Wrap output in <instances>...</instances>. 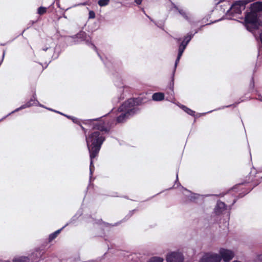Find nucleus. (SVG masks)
Instances as JSON below:
<instances>
[{
  "instance_id": "cd10ccee",
  "label": "nucleus",
  "mask_w": 262,
  "mask_h": 262,
  "mask_svg": "<svg viewBox=\"0 0 262 262\" xmlns=\"http://www.w3.org/2000/svg\"><path fill=\"white\" fill-rule=\"evenodd\" d=\"M142 0H135V2L137 3L138 5H140L141 4Z\"/></svg>"
},
{
  "instance_id": "ddd939ff",
  "label": "nucleus",
  "mask_w": 262,
  "mask_h": 262,
  "mask_svg": "<svg viewBox=\"0 0 262 262\" xmlns=\"http://www.w3.org/2000/svg\"><path fill=\"white\" fill-rule=\"evenodd\" d=\"M35 104V99L34 98H31L29 101H28L27 103H26L25 104L21 105L20 107L17 108L15 111H18L20 110L29 107L30 106H32Z\"/></svg>"
},
{
  "instance_id": "a878e982",
  "label": "nucleus",
  "mask_w": 262,
  "mask_h": 262,
  "mask_svg": "<svg viewBox=\"0 0 262 262\" xmlns=\"http://www.w3.org/2000/svg\"><path fill=\"white\" fill-rule=\"evenodd\" d=\"M80 126H81L82 130L83 131L84 134L86 135V132H87V129L86 128H85L84 127H83L82 125H80ZM86 136V135H85V136Z\"/></svg>"
},
{
  "instance_id": "20e7f679",
  "label": "nucleus",
  "mask_w": 262,
  "mask_h": 262,
  "mask_svg": "<svg viewBox=\"0 0 262 262\" xmlns=\"http://www.w3.org/2000/svg\"><path fill=\"white\" fill-rule=\"evenodd\" d=\"M254 0H238L235 1L227 11V14L228 15H233L234 14H241L242 10H244L245 6L248 4L254 1Z\"/></svg>"
},
{
  "instance_id": "4be33fe9",
  "label": "nucleus",
  "mask_w": 262,
  "mask_h": 262,
  "mask_svg": "<svg viewBox=\"0 0 262 262\" xmlns=\"http://www.w3.org/2000/svg\"><path fill=\"white\" fill-rule=\"evenodd\" d=\"M95 13L92 11V10H91L89 11V18L90 19H93V18H95Z\"/></svg>"
},
{
  "instance_id": "b1692460",
  "label": "nucleus",
  "mask_w": 262,
  "mask_h": 262,
  "mask_svg": "<svg viewBox=\"0 0 262 262\" xmlns=\"http://www.w3.org/2000/svg\"><path fill=\"white\" fill-rule=\"evenodd\" d=\"M255 261L256 262H262V254L257 255L255 259Z\"/></svg>"
},
{
  "instance_id": "473e14b6",
  "label": "nucleus",
  "mask_w": 262,
  "mask_h": 262,
  "mask_svg": "<svg viewBox=\"0 0 262 262\" xmlns=\"http://www.w3.org/2000/svg\"><path fill=\"white\" fill-rule=\"evenodd\" d=\"M0 262H2V261H0Z\"/></svg>"
},
{
  "instance_id": "39448f33",
  "label": "nucleus",
  "mask_w": 262,
  "mask_h": 262,
  "mask_svg": "<svg viewBox=\"0 0 262 262\" xmlns=\"http://www.w3.org/2000/svg\"><path fill=\"white\" fill-rule=\"evenodd\" d=\"M193 35L194 34H192V33H188L187 35L184 37V39L180 45L179 47L178 56L175 62V68L177 67V64H178L180 59L181 56H182V54L184 50H185L187 45L191 40Z\"/></svg>"
},
{
  "instance_id": "bb28decb",
  "label": "nucleus",
  "mask_w": 262,
  "mask_h": 262,
  "mask_svg": "<svg viewBox=\"0 0 262 262\" xmlns=\"http://www.w3.org/2000/svg\"><path fill=\"white\" fill-rule=\"evenodd\" d=\"M225 0H214L216 4H219L220 3L224 2Z\"/></svg>"
},
{
  "instance_id": "f3484780",
  "label": "nucleus",
  "mask_w": 262,
  "mask_h": 262,
  "mask_svg": "<svg viewBox=\"0 0 262 262\" xmlns=\"http://www.w3.org/2000/svg\"><path fill=\"white\" fill-rule=\"evenodd\" d=\"M183 109L188 114L191 115V116H195V112L194 111L185 106H183Z\"/></svg>"
},
{
  "instance_id": "c756f323",
  "label": "nucleus",
  "mask_w": 262,
  "mask_h": 262,
  "mask_svg": "<svg viewBox=\"0 0 262 262\" xmlns=\"http://www.w3.org/2000/svg\"><path fill=\"white\" fill-rule=\"evenodd\" d=\"M49 48L47 47L46 48H43L42 50L45 51H47V50Z\"/></svg>"
},
{
  "instance_id": "aec40b11",
  "label": "nucleus",
  "mask_w": 262,
  "mask_h": 262,
  "mask_svg": "<svg viewBox=\"0 0 262 262\" xmlns=\"http://www.w3.org/2000/svg\"><path fill=\"white\" fill-rule=\"evenodd\" d=\"M47 12V8L43 7H40L38 8L37 13L39 15H43Z\"/></svg>"
},
{
  "instance_id": "6e6552de",
  "label": "nucleus",
  "mask_w": 262,
  "mask_h": 262,
  "mask_svg": "<svg viewBox=\"0 0 262 262\" xmlns=\"http://www.w3.org/2000/svg\"><path fill=\"white\" fill-rule=\"evenodd\" d=\"M221 257L215 253H206L200 259V262H220Z\"/></svg>"
},
{
  "instance_id": "6ab92c4d",
  "label": "nucleus",
  "mask_w": 262,
  "mask_h": 262,
  "mask_svg": "<svg viewBox=\"0 0 262 262\" xmlns=\"http://www.w3.org/2000/svg\"><path fill=\"white\" fill-rule=\"evenodd\" d=\"M110 0H99L98 4L100 7L106 6L108 5Z\"/></svg>"
},
{
  "instance_id": "a211bd4d",
  "label": "nucleus",
  "mask_w": 262,
  "mask_h": 262,
  "mask_svg": "<svg viewBox=\"0 0 262 262\" xmlns=\"http://www.w3.org/2000/svg\"><path fill=\"white\" fill-rule=\"evenodd\" d=\"M179 13L186 20H189L190 19L187 13L183 10V9H178Z\"/></svg>"
},
{
  "instance_id": "c85d7f7f",
  "label": "nucleus",
  "mask_w": 262,
  "mask_h": 262,
  "mask_svg": "<svg viewBox=\"0 0 262 262\" xmlns=\"http://www.w3.org/2000/svg\"><path fill=\"white\" fill-rule=\"evenodd\" d=\"M232 198H233V202L231 204V205H233L236 202V199L235 198H234L233 196H232Z\"/></svg>"
},
{
  "instance_id": "f257e3e1",
  "label": "nucleus",
  "mask_w": 262,
  "mask_h": 262,
  "mask_svg": "<svg viewBox=\"0 0 262 262\" xmlns=\"http://www.w3.org/2000/svg\"><path fill=\"white\" fill-rule=\"evenodd\" d=\"M86 142L90 154L91 173L94 170V160L98 157L101 146L105 140V136L99 131H94L86 136Z\"/></svg>"
},
{
  "instance_id": "4468645a",
  "label": "nucleus",
  "mask_w": 262,
  "mask_h": 262,
  "mask_svg": "<svg viewBox=\"0 0 262 262\" xmlns=\"http://www.w3.org/2000/svg\"><path fill=\"white\" fill-rule=\"evenodd\" d=\"M152 98L155 101H161L164 99V95L160 92L155 93L152 95Z\"/></svg>"
},
{
  "instance_id": "393cba45",
  "label": "nucleus",
  "mask_w": 262,
  "mask_h": 262,
  "mask_svg": "<svg viewBox=\"0 0 262 262\" xmlns=\"http://www.w3.org/2000/svg\"><path fill=\"white\" fill-rule=\"evenodd\" d=\"M254 87V79H253V78H252L251 80L250 88L251 89H253Z\"/></svg>"
},
{
  "instance_id": "9d476101",
  "label": "nucleus",
  "mask_w": 262,
  "mask_h": 262,
  "mask_svg": "<svg viewBox=\"0 0 262 262\" xmlns=\"http://www.w3.org/2000/svg\"><path fill=\"white\" fill-rule=\"evenodd\" d=\"M227 209L228 205L224 202L219 200L217 201L216 204L215 206L214 213H223Z\"/></svg>"
},
{
  "instance_id": "5701e85b",
  "label": "nucleus",
  "mask_w": 262,
  "mask_h": 262,
  "mask_svg": "<svg viewBox=\"0 0 262 262\" xmlns=\"http://www.w3.org/2000/svg\"><path fill=\"white\" fill-rule=\"evenodd\" d=\"M5 55V51L3 50L2 55L0 56V66L2 64Z\"/></svg>"
},
{
  "instance_id": "1a4fd4ad",
  "label": "nucleus",
  "mask_w": 262,
  "mask_h": 262,
  "mask_svg": "<svg viewBox=\"0 0 262 262\" xmlns=\"http://www.w3.org/2000/svg\"><path fill=\"white\" fill-rule=\"evenodd\" d=\"M167 262H183V257L181 253L172 252L167 255Z\"/></svg>"
},
{
  "instance_id": "dca6fc26",
  "label": "nucleus",
  "mask_w": 262,
  "mask_h": 262,
  "mask_svg": "<svg viewBox=\"0 0 262 262\" xmlns=\"http://www.w3.org/2000/svg\"><path fill=\"white\" fill-rule=\"evenodd\" d=\"M64 227H63L60 229H59L57 230L56 231L54 232V233L51 234L49 237V241L51 242L53 241L54 238H55L59 234L61 230L64 228Z\"/></svg>"
},
{
  "instance_id": "412c9836",
  "label": "nucleus",
  "mask_w": 262,
  "mask_h": 262,
  "mask_svg": "<svg viewBox=\"0 0 262 262\" xmlns=\"http://www.w3.org/2000/svg\"><path fill=\"white\" fill-rule=\"evenodd\" d=\"M149 262H163V259L158 257H154L151 258Z\"/></svg>"
},
{
  "instance_id": "7c9ffc66",
  "label": "nucleus",
  "mask_w": 262,
  "mask_h": 262,
  "mask_svg": "<svg viewBox=\"0 0 262 262\" xmlns=\"http://www.w3.org/2000/svg\"><path fill=\"white\" fill-rule=\"evenodd\" d=\"M250 191H251V189H248V190L247 191V192H246V193H248V192H249Z\"/></svg>"
},
{
  "instance_id": "0eeeda50",
  "label": "nucleus",
  "mask_w": 262,
  "mask_h": 262,
  "mask_svg": "<svg viewBox=\"0 0 262 262\" xmlns=\"http://www.w3.org/2000/svg\"><path fill=\"white\" fill-rule=\"evenodd\" d=\"M219 254L221 259L223 258L224 261L228 262L230 261L234 256V253L230 250L221 248L219 251Z\"/></svg>"
},
{
  "instance_id": "2f4dec72",
  "label": "nucleus",
  "mask_w": 262,
  "mask_h": 262,
  "mask_svg": "<svg viewBox=\"0 0 262 262\" xmlns=\"http://www.w3.org/2000/svg\"><path fill=\"white\" fill-rule=\"evenodd\" d=\"M93 47H94V49H95V50H96V49H97L95 45H93Z\"/></svg>"
},
{
  "instance_id": "2eb2a0df",
  "label": "nucleus",
  "mask_w": 262,
  "mask_h": 262,
  "mask_svg": "<svg viewBox=\"0 0 262 262\" xmlns=\"http://www.w3.org/2000/svg\"><path fill=\"white\" fill-rule=\"evenodd\" d=\"M5 262H10L6 261ZM13 262H29V258L28 257L21 256L17 258H15L13 260Z\"/></svg>"
},
{
  "instance_id": "f03ea898",
  "label": "nucleus",
  "mask_w": 262,
  "mask_h": 262,
  "mask_svg": "<svg viewBox=\"0 0 262 262\" xmlns=\"http://www.w3.org/2000/svg\"><path fill=\"white\" fill-rule=\"evenodd\" d=\"M140 100L139 98H130L125 101L120 107L118 108L119 112H125L130 116L135 114L137 111L136 106L139 105Z\"/></svg>"
},
{
  "instance_id": "423d86ee",
  "label": "nucleus",
  "mask_w": 262,
  "mask_h": 262,
  "mask_svg": "<svg viewBox=\"0 0 262 262\" xmlns=\"http://www.w3.org/2000/svg\"><path fill=\"white\" fill-rule=\"evenodd\" d=\"M258 20L257 14L255 12L250 10V12H247L245 15V21L246 25L250 24L255 26Z\"/></svg>"
},
{
  "instance_id": "9b49d317",
  "label": "nucleus",
  "mask_w": 262,
  "mask_h": 262,
  "mask_svg": "<svg viewBox=\"0 0 262 262\" xmlns=\"http://www.w3.org/2000/svg\"><path fill=\"white\" fill-rule=\"evenodd\" d=\"M252 10L257 14L258 12L262 11V2H256L252 4L250 7Z\"/></svg>"
},
{
  "instance_id": "7ed1b4c3",
  "label": "nucleus",
  "mask_w": 262,
  "mask_h": 262,
  "mask_svg": "<svg viewBox=\"0 0 262 262\" xmlns=\"http://www.w3.org/2000/svg\"><path fill=\"white\" fill-rule=\"evenodd\" d=\"M83 123L89 125L95 131H99L105 135V134H108L110 132V128L106 125L104 121L102 119H89L85 120L83 121Z\"/></svg>"
},
{
  "instance_id": "f8f14e48",
  "label": "nucleus",
  "mask_w": 262,
  "mask_h": 262,
  "mask_svg": "<svg viewBox=\"0 0 262 262\" xmlns=\"http://www.w3.org/2000/svg\"><path fill=\"white\" fill-rule=\"evenodd\" d=\"M122 113L119 115L117 118H116V122L117 123H123L125 122L126 119H127L129 116H130V115L127 114L125 112H121Z\"/></svg>"
}]
</instances>
